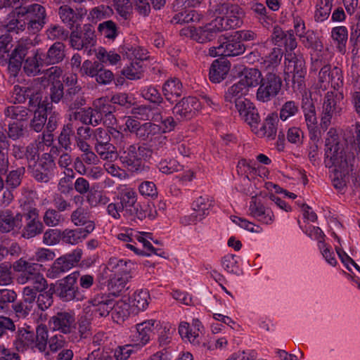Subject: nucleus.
<instances>
[{"instance_id":"nucleus-50","label":"nucleus","mask_w":360,"mask_h":360,"mask_svg":"<svg viewBox=\"0 0 360 360\" xmlns=\"http://www.w3.org/2000/svg\"><path fill=\"white\" fill-rule=\"evenodd\" d=\"M8 142L6 135L0 132V171L5 172L8 168Z\"/></svg>"},{"instance_id":"nucleus-17","label":"nucleus","mask_w":360,"mask_h":360,"mask_svg":"<svg viewBox=\"0 0 360 360\" xmlns=\"http://www.w3.org/2000/svg\"><path fill=\"white\" fill-rule=\"evenodd\" d=\"M201 107L200 102L195 97L184 98L174 108L173 112L178 120H183L191 118Z\"/></svg>"},{"instance_id":"nucleus-4","label":"nucleus","mask_w":360,"mask_h":360,"mask_svg":"<svg viewBox=\"0 0 360 360\" xmlns=\"http://www.w3.org/2000/svg\"><path fill=\"white\" fill-rule=\"evenodd\" d=\"M245 51V46L233 33L229 37H221L219 39V45L210 48L208 54L212 57L236 56L243 53Z\"/></svg>"},{"instance_id":"nucleus-27","label":"nucleus","mask_w":360,"mask_h":360,"mask_svg":"<svg viewBox=\"0 0 360 360\" xmlns=\"http://www.w3.org/2000/svg\"><path fill=\"white\" fill-rule=\"evenodd\" d=\"M133 264L130 261L110 258L107 264V270L112 273L111 276H130V271Z\"/></svg>"},{"instance_id":"nucleus-25","label":"nucleus","mask_w":360,"mask_h":360,"mask_svg":"<svg viewBox=\"0 0 360 360\" xmlns=\"http://www.w3.org/2000/svg\"><path fill=\"white\" fill-rule=\"evenodd\" d=\"M262 81L261 72L256 68H246L240 74L238 82L249 93L250 90L257 86Z\"/></svg>"},{"instance_id":"nucleus-47","label":"nucleus","mask_w":360,"mask_h":360,"mask_svg":"<svg viewBox=\"0 0 360 360\" xmlns=\"http://www.w3.org/2000/svg\"><path fill=\"white\" fill-rule=\"evenodd\" d=\"M46 120V108H44L43 105H40L38 109L34 112L31 126L35 131L39 132L43 129Z\"/></svg>"},{"instance_id":"nucleus-61","label":"nucleus","mask_w":360,"mask_h":360,"mask_svg":"<svg viewBox=\"0 0 360 360\" xmlns=\"http://www.w3.org/2000/svg\"><path fill=\"white\" fill-rule=\"evenodd\" d=\"M5 115L18 121L24 120L27 117V110L22 106H10L5 110Z\"/></svg>"},{"instance_id":"nucleus-30","label":"nucleus","mask_w":360,"mask_h":360,"mask_svg":"<svg viewBox=\"0 0 360 360\" xmlns=\"http://www.w3.org/2000/svg\"><path fill=\"white\" fill-rule=\"evenodd\" d=\"M22 225V215L20 214L13 215L7 210L0 214V230L2 232H9L14 228H20Z\"/></svg>"},{"instance_id":"nucleus-38","label":"nucleus","mask_w":360,"mask_h":360,"mask_svg":"<svg viewBox=\"0 0 360 360\" xmlns=\"http://www.w3.org/2000/svg\"><path fill=\"white\" fill-rule=\"evenodd\" d=\"M97 59L102 63L115 65L121 60V56L114 50L108 51L103 47H99L95 50Z\"/></svg>"},{"instance_id":"nucleus-1","label":"nucleus","mask_w":360,"mask_h":360,"mask_svg":"<svg viewBox=\"0 0 360 360\" xmlns=\"http://www.w3.org/2000/svg\"><path fill=\"white\" fill-rule=\"evenodd\" d=\"M326 140L325 164L326 167L340 170L349 169L354 159V152L346 150L338 141L336 131L330 129Z\"/></svg>"},{"instance_id":"nucleus-24","label":"nucleus","mask_w":360,"mask_h":360,"mask_svg":"<svg viewBox=\"0 0 360 360\" xmlns=\"http://www.w3.org/2000/svg\"><path fill=\"white\" fill-rule=\"evenodd\" d=\"M118 239L124 242L134 243L138 241L142 244L143 247L148 251L153 249V247L150 242V233L146 232H139L136 230L128 229L125 232L121 233L118 235Z\"/></svg>"},{"instance_id":"nucleus-29","label":"nucleus","mask_w":360,"mask_h":360,"mask_svg":"<svg viewBox=\"0 0 360 360\" xmlns=\"http://www.w3.org/2000/svg\"><path fill=\"white\" fill-rule=\"evenodd\" d=\"M230 70V63L226 60H215L210 69V79L212 82L219 83L228 74Z\"/></svg>"},{"instance_id":"nucleus-23","label":"nucleus","mask_w":360,"mask_h":360,"mask_svg":"<svg viewBox=\"0 0 360 360\" xmlns=\"http://www.w3.org/2000/svg\"><path fill=\"white\" fill-rule=\"evenodd\" d=\"M236 108L241 119L243 120L250 128H252L255 124L259 123L260 116L259 112L253 103L249 99L237 105Z\"/></svg>"},{"instance_id":"nucleus-26","label":"nucleus","mask_w":360,"mask_h":360,"mask_svg":"<svg viewBox=\"0 0 360 360\" xmlns=\"http://www.w3.org/2000/svg\"><path fill=\"white\" fill-rule=\"evenodd\" d=\"M27 225L23 236L30 238L41 233L43 225L38 219V211L37 209H31L26 214Z\"/></svg>"},{"instance_id":"nucleus-60","label":"nucleus","mask_w":360,"mask_h":360,"mask_svg":"<svg viewBox=\"0 0 360 360\" xmlns=\"http://www.w3.org/2000/svg\"><path fill=\"white\" fill-rule=\"evenodd\" d=\"M16 293L9 289L0 290V312L6 310L10 303L13 302L16 299Z\"/></svg>"},{"instance_id":"nucleus-22","label":"nucleus","mask_w":360,"mask_h":360,"mask_svg":"<svg viewBox=\"0 0 360 360\" xmlns=\"http://www.w3.org/2000/svg\"><path fill=\"white\" fill-rule=\"evenodd\" d=\"M95 229L94 222H89L86 227L75 230L65 229L61 232V239L64 243L76 245L82 242Z\"/></svg>"},{"instance_id":"nucleus-55","label":"nucleus","mask_w":360,"mask_h":360,"mask_svg":"<svg viewBox=\"0 0 360 360\" xmlns=\"http://www.w3.org/2000/svg\"><path fill=\"white\" fill-rule=\"evenodd\" d=\"M233 222L236 225L240 226V228L250 232L255 233H260L262 232L263 229L259 224H256L249 220L239 217H233L232 219Z\"/></svg>"},{"instance_id":"nucleus-52","label":"nucleus","mask_w":360,"mask_h":360,"mask_svg":"<svg viewBox=\"0 0 360 360\" xmlns=\"http://www.w3.org/2000/svg\"><path fill=\"white\" fill-rule=\"evenodd\" d=\"M130 278V276H110L108 288L112 291V293H119L126 288V285Z\"/></svg>"},{"instance_id":"nucleus-51","label":"nucleus","mask_w":360,"mask_h":360,"mask_svg":"<svg viewBox=\"0 0 360 360\" xmlns=\"http://www.w3.org/2000/svg\"><path fill=\"white\" fill-rule=\"evenodd\" d=\"M65 176L61 178L58 182V191L64 194H68L72 191V181L75 177L73 169L64 170Z\"/></svg>"},{"instance_id":"nucleus-39","label":"nucleus","mask_w":360,"mask_h":360,"mask_svg":"<svg viewBox=\"0 0 360 360\" xmlns=\"http://www.w3.org/2000/svg\"><path fill=\"white\" fill-rule=\"evenodd\" d=\"M302 109L307 128L310 131H315L317 127V118L312 102L307 99L302 105Z\"/></svg>"},{"instance_id":"nucleus-59","label":"nucleus","mask_w":360,"mask_h":360,"mask_svg":"<svg viewBox=\"0 0 360 360\" xmlns=\"http://www.w3.org/2000/svg\"><path fill=\"white\" fill-rule=\"evenodd\" d=\"M162 133V131L159 124L152 122H146L141 125L139 129V137L146 139Z\"/></svg>"},{"instance_id":"nucleus-34","label":"nucleus","mask_w":360,"mask_h":360,"mask_svg":"<svg viewBox=\"0 0 360 360\" xmlns=\"http://www.w3.org/2000/svg\"><path fill=\"white\" fill-rule=\"evenodd\" d=\"M113 306L111 309V316L114 321L120 323L129 315L130 304L123 300H113Z\"/></svg>"},{"instance_id":"nucleus-62","label":"nucleus","mask_w":360,"mask_h":360,"mask_svg":"<svg viewBox=\"0 0 360 360\" xmlns=\"http://www.w3.org/2000/svg\"><path fill=\"white\" fill-rule=\"evenodd\" d=\"M141 95L146 100L154 103H160L162 101V98L159 91L152 86L142 88Z\"/></svg>"},{"instance_id":"nucleus-8","label":"nucleus","mask_w":360,"mask_h":360,"mask_svg":"<svg viewBox=\"0 0 360 360\" xmlns=\"http://www.w3.org/2000/svg\"><path fill=\"white\" fill-rule=\"evenodd\" d=\"M342 96L335 92H328L323 103L321 119V126L326 129L333 118L340 115L342 112Z\"/></svg>"},{"instance_id":"nucleus-28","label":"nucleus","mask_w":360,"mask_h":360,"mask_svg":"<svg viewBox=\"0 0 360 360\" xmlns=\"http://www.w3.org/2000/svg\"><path fill=\"white\" fill-rule=\"evenodd\" d=\"M248 94V92L245 88L237 82L228 88L224 94V101L226 103H234L236 107L237 105L248 99L245 98Z\"/></svg>"},{"instance_id":"nucleus-18","label":"nucleus","mask_w":360,"mask_h":360,"mask_svg":"<svg viewBox=\"0 0 360 360\" xmlns=\"http://www.w3.org/2000/svg\"><path fill=\"white\" fill-rule=\"evenodd\" d=\"M105 99L99 98L94 102V107L96 110L89 109L84 112L85 117L83 118V122L85 123H89L92 125H97L99 122L102 120V116L104 114L105 117H108L110 120V123L113 124L112 120L115 122V119L112 115L111 112L108 110H105L106 107L104 105Z\"/></svg>"},{"instance_id":"nucleus-58","label":"nucleus","mask_w":360,"mask_h":360,"mask_svg":"<svg viewBox=\"0 0 360 360\" xmlns=\"http://www.w3.org/2000/svg\"><path fill=\"white\" fill-rule=\"evenodd\" d=\"M302 43L307 48L318 50L321 47L316 34L311 30H308L299 37Z\"/></svg>"},{"instance_id":"nucleus-9","label":"nucleus","mask_w":360,"mask_h":360,"mask_svg":"<svg viewBox=\"0 0 360 360\" xmlns=\"http://www.w3.org/2000/svg\"><path fill=\"white\" fill-rule=\"evenodd\" d=\"M281 79L276 74L269 72L257 90V99L262 102H267L276 96L281 87Z\"/></svg>"},{"instance_id":"nucleus-35","label":"nucleus","mask_w":360,"mask_h":360,"mask_svg":"<svg viewBox=\"0 0 360 360\" xmlns=\"http://www.w3.org/2000/svg\"><path fill=\"white\" fill-rule=\"evenodd\" d=\"M212 207V201L207 196H200L192 205L194 214H197L202 220L208 215L210 208Z\"/></svg>"},{"instance_id":"nucleus-11","label":"nucleus","mask_w":360,"mask_h":360,"mask_svg":"<svg viewBox=\"0 0 360 360\" xmlns=\"http://www.w3.org/2000/svg\"><path fill=\"white\" fill-rule=\"evenodd\" d=\"M218 32H221V30L213 20L202 27H186L181 30V34L190 37L199 43H205L214 39Z\"/></svg>"},{"instance_id":"nucleus-33","label":"nucleus","mask_w":360,"mask_h":360,"mask_svg":"<svg viewBox=\"0 0 360 360\" xmlns=\"http://www.w3.org/2000/svg\"><path fill=\"white\" fill-rule=\"evenodd\" d=\"M331 37L336 47L341 53L346 51V44L348 39V31L345 26H337L331 30Z\"/></svg>"},{"instance_id":"nucleus-13","label":"nucleus","mask_w":360,"mask_h":360,"mask_svg":"<svg viewBox=\"0 0 360 360\" xmlns=\"http://www.w3.org/2000/svg\"><path fill=\"white\" fill-rule=\"evenodd\" d=\"M203 326L198 319H193L191 325L188 323L181 322L179 326V333L182 340L193 345H199L202 340Z\"/></svg>"},{"instance_id":"nucleus-42","label":"nucleus","mask_w":360,"mask_h":360,"mask_svg":"<svg viewBox=\"0 0 360 360\" xmlns=\"http://www.w3.org/2000/svg\"><path fill=\"white\" fill-rule=\"evenodd\" d=\"M96 153L101 159L112 160L117 158V152L115 146L108 141H101L95 147Z\"/></svg>"},{"instance_id":"nucleus-46","label":"nucleus","mask_w":360,"mask_h":360,"mask_svg":"<svg viewBox=\"0 0 360 360\" xmlns=\"http://www.w3.org/2000/svg\"><path fill=\"white\" fill-rule=\"evenodd\" d=\"M281 58V50L279 48H274L271 52L265 56L261 63L266 70H273L280 64Z\"/></svg>"},{"instance_id":"nucleus-48","label":"nucleus","mask_w":360,"mask_h":360,"mask_svg":"<svg viewBox=\"0 0 360 360\" xmlns=\"http://www.w3.org/2000/svg\"><path fill=\"white\" fill-rule=\"evenodd\" d=\"M44 144L43 141L33 142L27 146L25 148V158L27 160L28 167L31 168L32 164L36 162V160L39 158V150H41V147H44Z\"/></svg>"},{"instance_id":"nucleus-12","label":"nucleus","mask_w":360,"mask_h":360,"mask_svg":"<svg viewBox=\"0 0 360 360\" xmlns=\"http://www.w3.org/2000/svg\"><path fill=\"white\" fill-rule=\"evenodd\" d=\"M55 166L51 155L46 153L43 154L38 162H35L29 169L37 181L46 183L51 179Z\"/></svg>"},{"instance_id":"nucleus-10","label":"nucleus","mask_w":360,"mask_h":360,"mask_svg":"<svg viewBox=\"0 0 360 360\" xmlns=\"http://www.w3.org/2000/svg\"><path fill=\"white\" fill-rule=\"evenodd\" d=\"M248 214L262 225L269 226L274 223L275 215L271 208L264 206L257 195L252 197L250 201Z\"/></svg>"},{"instance_id":"nucleus-14","label":"nucleus","mask_w":360,"mask_h":360,"mask_svg":"<svg viewBox=\"0 0 360 360\" xmlns=\"http://www.w3.org/2000/svg\"><path fill=\"white\" fill-rule=\"evenodd\" d=\"M278 122L277 114L272 112L266 116L261 127L259 126V123L255 124L251 130L258 137L266 138L268 141H271L276 138Z\"/></svg>"},{"instance_id":"nucleus-44","label":"nucleus","mask_w":360,"mask_h":360,"mask_svg":"<svg viewBox=\"0 0 360 360\" xmlns=\"http://www.w3.org/2000/svg\"><path fill=\"white\" fill-rule=\"evenodd\" d=\"M17 341L22 348H37L35 334L32 331L21 328L18 332Z\"/></svg>"},{"instance_id":"nucleus-7","label":"nucleus","mask_w":360,"mask_h":360,"mask_svg":"<svg viewBox=\"0 0 360 360\" xmlns=\"http://www.w3.org/2000/svg\"><path fill=\"white\" fill-rule=\"evenodd\" d=\"M82 250L75 249L72 252L66 254L56 259L46 272L49 278H57L61 274L73 268L81 259Z\"/></svg>"},{"instance_id":"nucleus-15","label":"nucleus","mask_w":360,"mask_h":360,"mask_svg":"<svg viewBox=\"0 0 360 360\" xmlns=\"http://www.w3.org/2000/svg\"><path fill=\"white\" fill-rule=\"evenodd\" d=\"M49 327L53 330L70 333L75 329V319L72 312L62 311L53 316L49 320Z\"/></svg>"},{"instance_id":"nucleus-41","label":"nucleus","mask_w":360,"mask_h":360,"mask_svg":"<svg viewBox=\"0 0 360 360\" xmlns=\"http://www.w3.org/2000/svg\"><path fill=\"white\" fill-rule=\"evenodd\" d=\"M42 53L37 50L32 57H29L25 62L24 70L27 75H35L40 72V65L43 60Z\"/></svg>"},{"instance_id":"nucleus-53","label":"nucleus","mask_w":360,"mask_h":360,"mask_svg":"<svg viewBox=\"0 0 360 360\" xmlns=\"http://www.w3.org/2000/svg\"><path fill=\"white\" fill-rule=\"evenodd\" d=\"M318 248L326 262L331 266H335L338 264V260L332 247L324 242L320 243Z\"/></svg>"},{"instance_id":"nucleus-21","label":"nucleus","mask_w":360,"mask_h":360,"mask_svg":"<svg viewBox=\"0 0 360 360\" xmlns=\"http://www.w3.org/2000/svg\"><path fill=\"white\" fill-rule=\"evenodd\" d=\"M29 45L30 44L27 41L19 42L11 53L8 60V70L12 76L15 77L19 72L22 60L27 53Z\"/></svg>"},{"instance_id":"nucleus-31","label":"nucleus","mask_w":360,"mask_h":360,"mask_svg":"<svg viewBox=\"0 0 360 360\" xmlns=\"http://www.w3.org/2000/svg\"><path fill=\"white\" fill-rule=\"evenodd\" d=\"M150 295L147 290H140L134 292L129 299L130 307L133 312L144 311L148 306Z\"/></svg>"},{"instance_id":"nucleus-3","label":"nucleus","mask_w":360,"mask_h":360,"mask_svg":"<svg viewBox=\"0 0 360 360\" xmlns=\"http://www.w3.org/2000/svg\"><path fill=\"white\" fill-rule=\"evenodd\" d=\"M79 276V272L74 271L59 281L56 293L63 301L78 302L86 298L84 292L76 285Z\"/></svg>"},{"instance_id":"nucleus-19","label":"nucleus","mask_w":360,"mask_h":360,"mask_svg":"<svg viewBox=\"0 0 360 360\" xmlns=\"http://www.w3.org/2000/svg\"><path fill=\"white\" fill-rule=\"evenodd\" d=\"M155 323V320L150 319L136 325L131 340L136 347H142L148 343Z\"/></svg>"},{"instance_id":"nucleus-64","label":"nucleus","mask_w":360,"mask_h":360,"mask_svg":"<svg viewBox=\"0 0 360 360\" xmlns=\"http://www.w3.org/2000/svg\"><path fill=\"white\" fill-rule=\"evenodd\" d=\"M135 345L118 346L114 351V356L117 360H127L134 352Z\"/></svg>"},{"instance_id":"nucleus-54","label":"nucleus","mask_w":360,"mask_h":360,"mask_svg":"<svg viewBox=\"0 0 360 360\" xmlns=\"http://www.w3.org/2000/svg\"><path fill=\"white\" fill-rule=\"evenodd\" d=\"M113 300L108 297H102L98 304H95L94 312L96 316L105 317L111 314V309L113 306Z\"/></svg>"},{"instance_id":"nucleus-40","label":"nucleus","mask_w":360,"mask_h":360,"mask_svg":"<svg viewBox=\"0 0 360 360\" xmlns=\"http://www.w3.org/2000/svg\"><path fill=\"white\" fill-rule=\"evenodd\" d=\"M65 46L60 42L54 43L48 50L45 62L49 64L58 63L65 57Z\"/></svg>"},{"instance_id":"nucleus-49","label":"nucleus","mask_w":360,"mask_h":360,"mask_svg":"<svg viewBox=\"0 0 360 360\" xmlns=\"http://www.w3.org/2000/svg\"><path fill=\"white\" fill-rule=\"evenodd\" d=\"M346 141L351 145L356 155L360 154V123H356L351 129L350 134L346 136Z\"/></svg>"},{"instance_id":"nucleus-57","label":"nucleus","mask_w":360,"mask_h":360,"mask_svg":"<svg viewBox=\"0 0 360 360\" xmlns=\"http://www.w3.org/2000/svg\"><path fill=\"white\" fill-rule=\"evenodd\" d=\"M84 34L82 37L83 41L86 46V49L84 50L86 52L87 56H90L91 54V49H87L88 47H91L94 45L95 40V31L94 27L90 25H85L83 27Z\"/></svg>"},{"instance_id":"nucleus-45","label":"nucleus","mask_w":360,"mask_h":360,"mask_svg":"<svg viewBox=\"0 0 360 360\" xmlns=\"http://www.w3.org/2000/svg\"><path fill=\"white\" fill-rule=\"evenodd\" d=\"M238 257L235 255L229 254L221 258V264L223 269L229 274H239L240 268Z\"/></svg>"},{"instance_id":"nucleus-37","label":"nucleus","mask_w":360,"mask_h":360,"mask_svg":"<svg viewBox=\"0 0 360 360\" xmlns=\"http://www.w3.org/2000/svg\"><path fill=\"white\" fill-rule=\"evenodd\" d=\"M163 94L165 98L171 101L173 97H179L182 93V84L178 79H168L163 85Z\"/></svg>"},{"instance_id":"nucleus-16","label":"nucleus","mask_w":360,"mask_h":360,"mask_svg":"<svg viewBox=\"0 0 360 360\" xmlns=\"http://www.w3.org/2000/svg\"><path fill=\"white\" fill-rule=\"evenodd\" d=\"M144 147L131 145L124 150L120 156L122 162L131 171H138L141 169L142 160L144 158Z\"/></svg>"},{"instance_id":"nucleus-5","label":"nucleus","mask_w":360,"mask_h":360,"mask_svg":"<svg viewBox=\"0 0 360 360\" xmlns=\"http://www.w3.org/2000/svg\"><path fill=\"white\" fill-rule=\"evenodd\" d=\"M22 17L26 22L27 30L35 34L46 24V9L40 4H34L22 8Z\"/></svg>"},{"instance_id":"nucleus-2","label":"nucleus","mask_w":360,"mask_h":360,"mask_svg":"<svg viewBox=\"0 0 360 360\" xmlns=\"http://www.w3.org/2000/svg\"><path fill=\"white\" fill-rule=\"evenodd\" d=\"M214 15V20L222 31L240 27L243 23L245 12L237 4L224 3L217 6Z\"/></svg>"},{"instance_id":"nucleus-36","label":"nucleus","mask_w":360,"mask_h":360,"mask_svg":"<svg viewBox=\"0 0 360 360\" xmlns=\"http://www.w3.org/2000/svg\"><path fill=\"white\" fill-rule=\"evenodd\" d=\"M131 113L137 119L148 120H152L158 122L161 119V115L158 112H154V110L148 105H139L132 108Z\"/></svg>"},{"instance_id":"nucleus-20","label":"nucleus","mask_w":360,"mask_h":360,"mask_svg":"<svg viewBox=\"0 0 360 360\" xmlns=\"http://www.w3.org/2000/svg\"><path fill=\"white\" fill-rule=\"evenodd\" d=\"M13 269L19 274L17 277V281L21 285L28 283L39 271L37 264L30 263L22 258L13 263Z\"/></svg>"},{"instance_id":"nucleus-43","label":"nucleus","mask_w":360,"mask_h":360,"mask_svg":"<svg viewBox=\"0 0 360 360\" xmlns=\"http://www.w3.org/2000/svg\"><path fill=\"white\" fill-rule=\"evenodd\" d=\"M143 62L133 60L129 65L124 68L122 74L129 79H139L143 76Z\"/></svg>"},{"instance_id":"nucleus-63","label":"nucleus","mask_w":360,"mask_h":360,"mask_svg":"<svg viewBox=\"0 0 360 360\" xmlns=\"http://www.w3.org/2000/svg\"><path fill=\"white\" fill-rule=\"evenodd\" d=\"M6 26L8 32L19 33L20 32L25 30L26 22L24 18L22 17V11L18 13L17 18L11 19Z\"/></svg>"},{"instance_id":"nucleus-6","label":"nucleus","mask_w":360,"mask_h":360,"mask_svg":"<svg viewBox=\"0 0 360 360\" xmlns=\"http://www.w3.org/2000/svg\"><path fill=\"white\" fill-rule=\"evenodd\" d=\"M285 79L291 81L294 88L300 89L304 84L306 75L304 61L295 55L288 54L285 58Z\"/></svg>"},{"instance_id":"nucleus-32","label":"nucleus","mask_w":360,"mask_h":360,"mask_svg":"<svg viewBox=\"0 0 360 360\" xmlns=\"http://www.w3.org/2000/svg\"><path fill=\"white\" fill-rule=\"evenodd\" d=\"M120 204L124 210L134 206L136 201L135 191L126 185H120L117 187Z\"/></svg>"},{"instance_id":"nucleus-56","label":"nucleus","mask_w":360,"mask_h":360,"mask_svg":"<svg viewBox=\"0 0 360 360\" xmlns=\"http://www.w3.org/2000/svg\"><path fill=\"white\" fill-rule=\"evenodd\" d=\"M48 339V331L46 326L43 324L38 325L36 329L35 340L37 342V349L40 352H44L46 347Z\"/></svg>"}]
</instances>
